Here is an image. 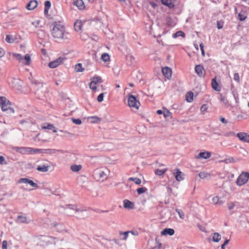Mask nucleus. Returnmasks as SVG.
Instances as JSON below:
<instances>
[{"mask_svg":"<svg viewBox=\"0 0 249 249\" xmlns=\"http://www.w3.org/2000/svg\"><path fill=\"white\" fill-rule=\"evenodd\" d=\"M51 34L53 37L56 39L63 40L70 39V35L66 31L65 26L59 22H54Z\"/></svg>","mask_w":249,"mask_h":249,"instance_id":"1","label":"nucleus"},{"mask_svg":"<svg viewBox=\"0 0 249 249\" xmlns=\"http://www.w3.org/2000/svg\"><path fill=\"white\" fill-rule=\"evenodd\" d=\"M108 170L105 168H98L95 169L93 173V176L95 179L97 181L102 180L107 178Z\"/></svg>","mask_w":249,"mask_h":249,"instance_id":"2","label":"nucleus"},{"mask_svg":"<svg viewBox=\"0 0 249 249\" xmlns=\"http://www.w3.org/2000/svg\"><path fill=\"white\" fill-rule=\"evenodd\" d=\"M10 102L5 97H0V107L3 111L9 110L14 113V110L10 107Z\"/></svg>","mask_w":249,"mask_h":249,"instance_id":"3","label":"nucleus"},{"mask_svg":"<svg viewBox=\"0 0 249 249\" xmlns=\"http://www.w3.org/2000/svg\"><path fill=\"white\" fill-rule=\"evenodd\" d=\"M249 179V173L243 172L237 178L236 183L237 186H241L246 184Z\"/></svg>","mask_w":249,"mask_h":249,"instance_id":"4","label":"nucleus"},{"mask_svg":"<svg viewBox=\"0 0 249 249\" xmlns=\"http://www.w3.org/2000/svg\"><path fill=\"white\" fill-rule=\"evenodd\" d=\"M128 105L131 107L138 109L140 106V103L134 96L130 95L128 99Z\"/></svg>","mask_w":249,"mask_h":249,"instance_id":"5","label":"nucleus"},{"mask_svg":"<svg viewBox=\"0 0 249 249\" xmlns=\"http://www.w3.org/2000/svg\"><path fill=\"white\" fill-rule=\"evenodd\" d=\"M13 149L21 154L31 155L32 147L16 146Z\"/></svg>","mask_w":249,"mask_h":249,"instance_id":"6","label":"nucleus"},{"mask_svg":"<svg viewBox=\"0 0 249 249\" xmlns=\"http://www.w3.org/2000/svg\"><path fill=\"white\" fill-rule=\"evenodd\" d=\"M64 58L60 57L49 63V67L51 68H55L63 62Z\"/></svg>","mask_w":249,"mask_h":249,"instance_id":"7","label":"nucleus"},{"mask_svg":"<svg viewBox=\"0 0 249 249\" xmlns=\"http://www.w3.org/2000/svg\"><path fill=\"white\" fill-rule=\"evenodd\" d=\"M18 183H23L25 184H29L31 186L35 188H38V185L36 183H34L33 180L27 178H21L18 180Z\"/></svg>","mask_w":249,"mask_h":249,"instance_id":"8","label":"nucleus"},{"mask_svg":"<svg viewBox=\"0 0 249 249\" xmlns=\"http://www.w3.org/2000/svg\"><path fill=\"white\" fill-rule=\"evenodd\" d=\"M239 139L244 142H249V135L245 132H239L237 134Z\"/></svg>","mask_w":249,"mask_h":249,"instance_id":"9","label":"nucleus"},{"mask_svg":"<svg viewBox=\"0 0 249 249\" xmlns=\"http://www.w3.org/2000/svg\"><path fill=\"white\" fill-rule=\"evenodd\" d=\"M161 71L162 74L166 78H167L168 79L171 78L172 70L170 68L168 67H163L162 68Z\"/></svg>","mask_w":249,"mask_h":249,"instance_id":"10","label":"nucleus"},{"mask_svg":"<svg viewBox=\"0 0 249 249\" xmlns=\"http://www.w3.org/2000/svg\"><path fill=\"white\" fill-rule=\"evenodd\" d=\"M195 71L200 77L204 76L205 73V71L203 66L201 65H198L196 66Z\"/></svg>","mask_w":249,"mask_h":249,"instance_id":"11","label":"nucleus"},{"mask_svg":"<svg viewBox=\"0 0 249 249\" xmlns=\"http://www.w3.org/2000/svg\"><path fill=\"white\" fill-rule=\"evenodd\" d=\"M174 175L176 179L178 181H180L184 179V174L178 168L176 169V172L174 173Z\"/></svg>","mask_w":249,"mask_h":249,"instance_id":"12","label":"nucleus"},{"mask_svg":"<svg viewBox=\"0 0 249 249\" xmlns=\"http://www.w3.org/2000/svg\"><path fill=\"white\" fill-rule=\"evenodd\" d=\"M38 4L37 1L36 0H32L26 6V8L29 10H32L34 9L37 7Z\"/></svg>","mask_w":249,"mask_h":249,"instance_id":"13","label":"nucleus"},{"mask_svg":"<svg viewBox=\"0 0 249 249\" xmlns=\"http://www.w3.org/2000/svg\"><path fill=\"white\" fill-rule=\"evenodd\" d=\"M123 205L125 209H133L134 207V203L127 199H124L123 201Z\"/></svg>","mask_w":249,"mask_h":249,"instance_id":"14","label":"nucleus"},{"mask_svg":"<svg viewBox=\"0 0 249 249\" xmlns=\"http://www.w3.org/2000/svg\"><path fill=\"white\" fill-rule=\"evenodd\" d=\"M211 156V153L208 152H200L197 156V159H207Z\"/></svg>","mask_w":249,"mask_h":249,"instance_id":"15","label":"nucleus"},{"mask_svg":"<svg viewBox=\"0 0 249 249\" xmlns=\"http://www.w3.org/2000/svg\"><path fill=\"white\" fill-rule=\"evenodd\" d=\"M175 233L174 229L171 228H166L161 231L162 235H169L170 236L173 235Z\"/></svg>","mask_w":249,"mask_h":249,"instance_id":"16","label":"nucleus"},{"mask_svg":"<svg viewBox=\"0 0 249 249\" xmlns=\"http://www.w3.org/2000/svg\"><path fill=\"white\" fill-rule=\"evenodd\" d=\"M73 4L79 10L84 9L85 8L84 3L82 0H74Z\"/></svg>","mask_w":249,"mask_h":249,"instance_id":"17","label":"nucleus"},{"mask_svg":"<svg viewBox=\"0 0 249 249\" xmlns=\"http://www.w3.org/2000/svg\"><path fill=\"white\" fill-rule=\"evenodd\" d=\"M212 86L213 89L217 91H220L221 90V88L219 86L218 82L216 81L215 78H213L212 80Z\"/></svg>","mask_w":249,"mask_h":249,"instance_id":"18","label":"nucleus"},{"mask_svg":"<svg viewBox=\"0 0 249 249\" xmlns=\"http://www.w3.org/2000/svg\"><path fill=\"white\" fill-rule=\"evenodd\" d=\"M247 18V12L245 10H242L238 15V19L240 21H244Z\"/></svg>","mask_w":249,"mask_h":249,"instance_id":"19","label":"nucleus"},{"mask_svg":"<svg viewBox=\"0 0 249 249\" xmlns=\"http://www.w3.org/2000/svg\"><path fill=\"white\" fill-rule=\"evenodd\" d=\"M17 40L16 36L13 35H7L5 38V41L9 43H13Z\"/></svg>","mask_w":249,"mask_h":249,"instance_id":"20","label":"nucleus"},{"mask_svg":"<svg viewBox=\"0 0 249 249\" xmlns=\"http://www.w3.org/2000/svg\"><path fill=\"white\" fill-rule=\"evenodd\" d=\"M82 26V22L80 20H77L74 24V28L75 31L79 32L81 31Z\"/></svg>","mask_w":249,"mask_h":249,"instance_id":"21","label":"nucleus"},{"mask_svg":"<svg viewBox=\"0 0 249 249\" xmlns=\"http://www.w3.org/2000/svg\"><path fill=\"white\" fill-rule=\"evenodd\" d=\"M162 3L170 8L174 6V0H161Z\"/></svg>","mask_w":249,"mask_h":249,"instance_id":"22","label":"nucleus"},{"mask_svg":"<svg viewBox=\"0 0 249 249\" xmlns=\"http://www.w3.org/2000/svg\"><path fill=\"white\" fill-rule=\"evenodd\" d=\"M60 152H61V150L55 149H45V154L50 155L56 154Z\"/></svg>","mask_w":249,"mask_h":249,"instance_id":"23","label":"nucleus"},{"mask_svg":"<svg viewBox=\"0 0 249 249\" xmlns=\"http://www.w3.org/2000/svg\"><path fill=\"white\" fill-rule=\"evenodd\" d=\"M45 154V149H37L32 147L31 155Z\"/></svg>","mask_w":249,"mask_h":249,"instance_id":"24","label":"nucleus"},{"mask_svg":"<svg viewBox=\"0 0 249 249\" xmlns=\"http://www.w3.org/2000/svg\"><path fill=\"white\" fill-rule=\"evenodd\" d=\"M49 168V166L48 165H40L37 166V170L40 172H46L48 171Z\"/></svg>","mask_w":249,"mask_h":249,"instance_id":"25","label":"nucleus"},{"mask_svg":"<svg viewBox=\"0 0 249 249\" xmlns=\"http://www.w3.org/2000/svg\"><path fill=\"white\" fill-rule=\"evenodd\" d=\"M220 100L223 106L224 107H228L229 106L228 100L221 94L220 95Z\"/></svg>","mask_w":249,"mask_h":249,"instance_id":"26","label":"nucleus"},{"mask_svg":"<svg viewBox=\"0 0 249 249\" xmlns=\"http://www.w3.org/2000/svg\"><path fill=\"white\" fill-rule=\"evenodd\" d=\"M17 221L20 223H28L27 218L26 216L23 215H18L17 218Z\"/></svg>","mask_w":249,"mask_h":249,"instance_id":"27","label":"nucleus"},{"mask_svg":"<svg viewBox=\"0 0 249 249\" xmlns=\"http://www.w3.org/2000/svg\"><path fill=\"white\" fill-rule=\"evenodd\" d=\"M32 83L34 85L35 88L37 90L39 89L43 88L42 83L39 82L36 80H33L32 81Z\"/></svg>","mask_w":249,"mask_h":249,"instance_id":"28","label":"nucleus"},{"mask_svg":"<svg viewBox=\"0 0 249 249\" xmlns=\"http://www.w3.org/2000/svg\"><path fill=\"white\" fill-rule=\"evenodd\" d=\"M221 238V236L217 232H214L213 234L212 240L214 242H218Z\"/></svg>","mask_w":249,"mask_h":249,"instance_id":"29","label":"nucleus"},{"mask_svg":"<svg viewBox=\"0 0 249 249\" xmlns=\"http://www.w3.org/2000/svg\"><path fill=\"white\" fill-rule=\"evenodd\" d=\"M31 63V57L29 54H26L24 57H23V60L22 63L26 65H29Z\"/></svg>","mask_w":249,"mask_h":249,"instance_id":"30","label":"nucleus"},{"mask_svg":"<svg viewBox=\"0 0 249 249\" xmlns=\"http://www.w3.org/2000/svg\"><path fill=\"white\" fill-rule=\"evenodd\" d=\"M82 168V166L81 165H76V164H74V165H72L71 166V170L74 172H77L78 171H79Z\"/></svg>","mask_w":249,"mask_h":249,"instance_id":"31","label":"nucleus"},{"mask_svg":"<svg viewBox=\"0 0 249 249\" xmlns=\"http://www.w3.org/2000/svg\"><path fill=\"white\" fill-rule=\"evenodd\" d=\"M212 201L213 203H214V204H217L219 205H221L223 203V202L222 200H221L219 199V197H218L217 196L213 197L212 198Z\"/></svg>","mask_w":249,"mask_h":249,"instance_id":"32","label":"nucleus"},{"mask_svg":"<svg viewBox=\"0 0 249 249\" xmlns=\"http://www.w3.org/2000/svg\"><path fill=\"white\" fill-rule=\"evenodd\" d=\"M91 82L96 85L97 83H100L102 82V78L99 76L93 77L91 80Z\"/></svg>","mask_w":249,"mask_h":249,"instance_id":"33","label":"nucleus"},{"mask_svg":"<svg viewBox=\"0 0 249 249\" xmlns=\"http://www.w3.org/2000/svg\"><path fill=\"white\" fill-rule=\"evenodd\" d=\"M193 93L192 92H189L186 95V100L188 102H192L193 100Z\"/></svg>","mask_w":249,"mask_h":249,"instance_id":"34","label":"nucleus"},{"mask_svg":"<svg viewBox=\"0 0 249 249\" xmlns=\"http://www.w3.org/2000/svg\"><path fill=\"white\" fill-rule=\"evenodd\" d=\"M198 176L200 178L202 179H204L209 178L210 176V174L207 172H201L199 173Z\"/></svg>","mask_w":249,"mask_h":249,"instance_id":"35","label":"nucleus"},{"mask_svg":"<svg viewBox=\"0 0 249 249\" xmlns=\"http://www.w3.org/2000/svg\"><path fill=\"white\" fill-rule=\"evenodd\" d=\"M173 38H177L179 36L185 37V34L181 31L177 32L176 33L173 34L172 35Z\"/></svg>","mask_w":249,"mask_h":249,"instance_id":"36","label":"nucleus"},{"mask_svg":"<svg viewBox=\"0 0 249 249\" xmlns=\"http://www.w3.org/2000/svg\"><path fill=\"white\" fill-rule=\"evenodd\" d=\"M66 210L68 209L75 210V212H79L80 211V210L77 208V207L76 205H67L65 207Z\"/></svg>","mask_w":249,"mask_h":249,"instance_id":"37","label":"nucleus"},{"mask_svg":"<svg viewBox=\"0 0 249 249\" xmlns=\"http://www.w3.org/2000/svg\"><path fill=\"white\" fill-rule=\"evenodd\" d=\"M101 59L103 61L107 62L110 60V57L108 53H104L102 55Z\"/></svg>","mask_w":249,"mask_h":249,"instance_id":"38","label":"nucleus"},{"mask_svg":"<svg viewBox=\"0 0 249 249\" xmlns=\"http://www.w3.org/2000/svg\"><path fill=\"white\" fill-rule=\"evenodd\" d=\"M167 171V169H157L155 171V174L159 176H162Z\"/></svg>","mask_w":249,"mask_h":249,"instance_id":"39","label":"nucleus"},{"mask_svg":"<svg viewBox=\"0 0 249 249\" xmlns=\"http://www.w3.org/2000/svg\"><path fill=\"white\" fill-rule=\"evenodd\" d=\"M13 55L20 62L22 63L23 60V56L19 53H14L13 54Z\"/></svg>","mask_w":249,"mask_h":249,"instance_id":"40","label":"nucleus"},{"mask_svg":"<svg viewBox=\"0 0 249 249\" xmlns=\"http://www.w3.org/2000/svg\"><path fill=\"white\" fill-rule=\"evenodd\" d=\"M75 70L77 72H82L84 71V69L83 68L82 65L81 63H78L75 65Z\"/></svg>","mask_w":249,"mask_h":249,"instance_id":"41","label":"nucleus"},{"mask_svg":"<svg viewBox=\"0 0 249 249\" xmlns=\"http://www.w3.org/2000/svg\"><path fill=\"white\" fill-rule=\"evenodd\" d=\"M129 180H132L134 182V183L137 185H139L142 182V181L141 180L138 178H132V177H131L130 178H129Z\"/></svg>","mask_w":249,"mask_h":249,"instance_id":"42","label":"nucleus"},{"mask_svg":"<svg viewBox=\"0 0 249 249\" xmlns=\"http://www.w3.org/2000/svg\"><path fill=\"white\" fill-rule=\"evenodd\" d=\"M147 191L145 187L139 188L137 190V193L139 195H141Z\"/></svg>","mask_w":249,"mask_h":249,"instance_id":"43","label":"nucleus"},{"mask_svg":"<svg viewBox=\"0 0 249 249\" xmlns=\"http://www.w3.org/2000/svg\"><path fill=\"white\" fill-rule=\"evenodd\" d=\"M91 122L93 123H98L100 122L101 119L96 116H92L91 117Z\"/></svg>","mask_w":249,"mask_h":249,"instance_id":"44","label":"nucleus"},{"mask_svg":"<svg viewBox=\"0 0 249 249\" xmlns=\"http://www.w3.org/2000/svg\"><path fill=\"white\" fill-rule=\"evenodd\" d=\"M129 233V231H125V232H122V231H120V234L121 235V234H123L124 235V237H123V239L124 240H126V239L128 237Z\"/></svg>","mask_w":249,"mask_h":249,"instance_id":"45","label":"nucleus"},{"mask_svg":"<svg viewBox=\"0 0 249 249\" xmlns=\"http://www.w3.org/2000/svg\"><path fill=\"white\" fill-rule=\"evenodd\" d=\"M222 162H225L226 163H229L231 162H234V159L232 157L225 159L221 161Z\"/></svg>","mask_w":249,"mask_h":249,"instance_id":"46","label":"nucleus"},{"mask_svg":"<svg viewBox=\"0 0 249 249\" xmlns=\"http://www.w3.org/2000/svg\"><path fill=\"white\" fill-rule=\"evenodd\" d=\"M155 241L156 245L155 246H156L158 249H161L162 247L161 243L159 241V240L157 238H156Z\"/></svg>","mask_w":249,"mask_h":249,"instance_id":"47","label":"nucleus"},{"mask_svg":"<svg viewBox=\"0 0 249 249\" xmlns=\"http://www.w3.org/2000/svg\"><path fill=\"white\" fill-rule=\"evenodd\" d=\"M176 211L178 213V215L180 218H184V214L182 211L178 209H176Z\"/></svg>","mask_w":249,"mask_h":249,"instance_id":"48","label":"nucleus"},{"mask_svg":"<svg viewBox=\"0 0 249 249\" xmlns=\"http://www.w3.org/2000/svg\"><path fill=\"white\" fill-rule=\"evenodd\" d=\"M72 122L76 124H81L82 123L81 120L79 119L72 118Z\"/></svg>","mask_w":249,"mask_h":249,"instance_id":"49","label":"nucleus"},{"mask_svg":"<svg viewBox=\"0 0 249 249\" xmlns=\"http://www.w3.org/2000/svg\"><path fill=\"white\" fill-rule=\"evenodd\" d=\"M104 97V93H102L99 94V95L97 97V101L99 102H101L103 101Z\"/></svg>","mask_w":249,"mask_h":249,"instance_id":"50","label":"nucleus"},{"mask_svg":"<svg viewBox=\"0 0 249 249\" xmlns=\"http://www.w3.org/2000/svg\"><path fill=\"white\" fill-rule=\"evenodd\" d=\"M89 88L93 91H95L96 90V85H94L93 83L91 82L89 84Z\"/></svg>","mask_w":249,"mask_h":249,"instance_id":"51","label":"nucleus"},{"mask_svg":"<svg viewBox=\"0 0 249 249\" xmlns=\"http://www.w3.org/2000/svg\"><path fill=\"white\" fill-rule=\"evenodd\" d=\"M233 79L236 82H239V75L238 73H235L233 75Z\"/></svg>","mask_w":249,"mask_h":249,"instance_id":"52","label":"nucleus"},{"mask_svg":"<svg viewBox=\"0 0 249 249\" xmlns=\"http://www.w3.org/2000/svg\"><path fill=\"white\" fill-rule=\"evenodd\" d=\"M235 207V203L233 202H231L228 204V209L230 210H232Z\"/></svg>","mask_w":249,"mask_h":249,"instance_id":"53","label":"nucleus"},{"mask_svg":"<svg viewBox=\"0 0 249 249\" xmlns=\"http://www.w3.org/2000/svg\"><path fill=\"white\" fill-rule=\"evenodd\" d=\"M45 8H47V9H49L51 7V2L50 1H46L45 2Z\"/></svg>","mask_w":249,"mask_h":249,"instance_id":"54","label":"nucleus"},{"mask_svg":"<svg viewBox=\"0 0 249 249\" xmlns=\"http://www.w3.org/2000/svg\"><path fill=\"white\" fill-rule=\"evenodd\" d=\"M6 162L5 161V159L3 157L0 156V164H6Z\"/></svg>","mask_w":249,"mask_h":249,"instance_id":"55","label":"nucleus"},{"mask_svg":"<svg viewBox=\"0 0 249 249\" xmlns=\"http://www.w3.org/2000/svg\"><path fill=\"white\" fill-rule=\"evenodd\" d=\"M163 114L164 115V117L167 118L170 116L171 112L169 110H166V111H164Z\"/></svg>","mask_w":249,"mask_h":249,"instance_id":"56","label":"nucleus"},{"mask_svg":"<svg viewBox=\"0 0 249 249\" xmlns=\"http://www.w3.org/2000/svg\"><path fill=\"white\" fill-rule=\"evenodd\" d=\"M7 242L6 240H4L2 243V249H7Z\"/></svg>","mask_w":249,"mask_h":249,"instance_id":"57","label":"nucleus"},{"mask_svg":"<svg viewBox=\"0 0 249 249\" xmlns=\"http://www.w3.org/2000/svg\"><path fill=\"white\" fill-rule=\"evenodd\" d=\"M200 48L201 51V54L203 56L205 55V52L204 50V45L203 43L200 44Z\"/></svg>","mask_w":249,"mask_h":249,"instance_id":"58","label":"nucleus"},{"mask_svg":"<svg viewBox=\"0 0 249 249\" xmlns=\"http://www.w3.org/2000/svg\"><path fill=\"white\" fill-rule=\"evenodd\" d=\"M54 127L53 124H48L47 126H44L43 128L45 129H48L49 130H51L52 128H53Z\"/></svg>","mask_w":249,"mask_h":249,"instance_id":"59","label":"nucleus"},{"mask_svg":"<svg viewBox=\"0 0 249 249\" xmlns=\"http://www.w3.org/2000/svg\"><path fill=\"white\" fill-rule=\"evenodd\" d=\"M229 240L228 239H226L224 243L221 245V249H225V246L227 245V244L229 243Z\"/></svg>","mask_w":249,"mask_h":249,"instance_id":"60","label":"nucleus"},{"mask_svg":"<svg viewBox=\"0 0 249 249\" xmlns=\"http://www.w3.org/2000/svg\"><path fill=\"white\" fill-rule=\"evenodd\" d=\"M54 226L58 227V228L57 229L59 231H62V228L63 227L62 225L59 224H54Z\"/></svg>","mask_w":249,"mask_h":249,"instance_id":"61","label":"nucleus"},{"mask_svg":"<svg viewBox=\"0 0 249 249\" xmlns=\"http://www.w3.org/2000/svg\"><path fill=\"white\" fill-rule=\"evenodd\" d=\"M207 109V106L206 105H203L200 108L201 112H203L205 111Z\"/></svg>","mask_w":249,"mask_h":249,"instance_id":"62","label":"nucleus"},{"mask_svg":"<svg viewBox=\"0 0 249 249\" xmlns=\"http://www.w3.org/2000/svg\"><path fill=\"white\" fill-rule=\"evenodd\" d=\"M198 227L199 230L200 231H203V232H207L206 228L204 227H203V226H200V225H199Z\"/></svg>","mask_w":249,"mask_h":249,"instance_id":"63","label":"nucleus"},{"mask_svg":"<svg viewBox=\"0 0 249 249\" xmlns=\"http://www.w3.org/2000/svg\"><path fill=\"white\" fill-rule=\"evenodd\" d=\"M4 55V51L1 48H0V58L3 56Z\"/></svg>","mask_w":249,"mask_h":249,"instance_id":"64","label":"nucleus"}]
</instances>
